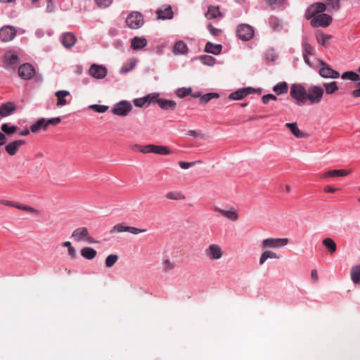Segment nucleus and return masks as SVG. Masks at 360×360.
I'll list each match as a JSON object with an SVG mask.
<instances>
[{
	"mask_svg": "<svg viewBox=\"0 0 360 360\" xmlns=\"http://www.w3.org/2000/svg\"><path fill=\"white\" fill-rule=\"evenodd\" d=\"M16 208L18 209V210H23V211H26V212H31V213H34V214H36L37 215H40L41 214V211H39V210H37L32 207H30L29 205H22V204H19L18 203V206H16Z\"/></svg>",
	"mask_w": 360,
	"mask_h": 360,
	"instance_id": "nucleus-44",
	"label": "nucleus"
},
{
	"mask_svg": "<svg viewBox=\"0 0 360 360\" xmlns=\"http://www.w3.org/2000/svg\"><path fill=\"white\" fill-rule=\"evenodd\" d=\"M89 108L93 110L94 112L103 113L108 110L109 107L103 105L94 104L89 105Z\"/></svg>",
	"mask_w": 360,
	"mask_h": 360,
	"instance_id": "nucleus-45",
	"label": "nucleus"
},
{
	"mask_svg": "<svg viewBox=\"0 0 360 360\" xmlns=\"http://www.w3.org/2000/svg\"><path fill=\"white\" fill-rule=\"evenodd\" d=\"M0 204L6 205L8 207H13L16 208V206H18V203L14 201H10L6 200H0Z\"/></svg>",
	"mask_w": 360,
	"mask_h": 360,
	"instance_id": "nucleus-63",
	"label": "nucleus"
},
{
	"mask_svg": "<svg viewBox=\"0 0 360 360\" xmlns=\"http://www.w3.org/2000/svg\"><path fill=\"white\" fill-rule=\"evenodd\" d=\"M135 11L131 12L126 18L125 22L131 29H135V17L134 16Z\"/></svg>",
	"mask_w": 360,
	"mask_h": 360,
	"instance_id": "nucleus-47",
	"label": "nucleus"
},
{
	"mask_svg": "<svg viewBox=\"0 0 360 360\" xmlns=\"http://www.w3.org/2000/svg\"><path fill=\"white\" fill-rule=\"evenodd\" d=\"M18 74L22 79L29 80L35 75V68L32 64L25 63L18 67Z\"/></svg>",
	"mask_w": 360,
	"mask_h": 360,
	"instance_id": "nucleus-7",
	"label": "nucleus"
},
{
	"mask_svg": "<svg viewBox=\"0 0 360 360\" xmlns=\"http://www.w3.org/2000/svg\"><path fill=\"white\" fill-rule=\"evenodd\" d=\"M17 110V106L14 102L8 101L4 103L0 106V117H7L13 114Z\"/></svg>",
	"mask_w": 360,
	"mask_h": 360,
	"instance_id": "nucleus-14",
	"label": "nucleus"
},
{
	"mask_svg": "<svg viewBox=\"0 0 360 360\" xmlns=\"http://www.w3.org/2000/svg\"><path fill=\"white\" fill-rule=\"evenodd\" d=\"M276 258L277 259L279 258V256L277 255V254L276 252L269 251V250H266L264 252H262V254L260 257V259H259V263L261 264H262L263 263H264V262L267 259H276Z\"/></svg>",
	"mask_w": 360,
	"mask_h": 360,
	"instance_id": "nucleus-36",
	"label": "nucleus"
},
{
	"mask_svg": "<svg viewBox=\"0 0 360 360\" xmlns=\"http://www.w3.org/2000/svg\"><path fill=\"white\" fill-rule=\"evenodd\" d=\"M328 5H331V11H338L340 8V0H328Z\"/></svg>",
	"mask_w": 360,
	"mask_h": 360,
	"instance_id": "nucleus-55",
	"label": "nucleus"
},
{
	"mask_svg": "<svg viewBox=\"0 0 360 360\" xmlns=\"http://www.w3.org/2000/svg\"><path fill=\"white\" fill-rule=\"evenodd\" d=\"M314 13V8L312 7H311V6H309L307 10H306V12H305V14H304V17L307 20H309L311 18H314V16L316 15V14H313Z\"/></svg>",
	"mask_w": 360,
	"mask_h": 360,
	"instance_id": "nucleus-59",
	"label": "nucleus"
},
{
	"mask_svg": "<svg viewBox=\"0 0 360 360\" xmlns=\"http://www.w3.org/2000/svg\"><path fill=\"white\" fill-rule=\"evenodd\" d=\"M290 96L297 101L298 104H304L307 102V89L300 84H293L290 86Z\"/></svg>",
	"mask_w": 360,
	"mask_h": 360,
	"instance_id": "nucleus-2",
	"label": "nucleus"
},
{
	"mask_svg": "<svg viewBox=\"0 0 360 360\" xmlns=\"http://www.w3.org/2000/svg\"><path fill=\"white\" fill-rule=\"evenodd\" d=\"M88 235L89 232L87 229L86 227H80L73 231L72 236L75 238V240L79 241L83 239V238L86 237Z\"/></svg>",
	"mask_w": 360,
	"mask_h": 360,
	"instance_id": "nucleus-29",
	"label": "nucleus"
},
{
	"mask_svg": "<svg viewBox=\"0 0 360 360\" xmlns=\"http://www.w3.org/2000/svg\"><path fill=\"white\" fill-rule=\"evenodd\" d=\"M132 109L133 106L130 102L121 101L113 105L111 112L115 115L124 117L127 115Z\"/></svg>",
	"mask_w": 360,
	"mask_h": 360,
	"instance_id": "nucleus-5",
	"label": "nucleus"
},
{
	"mask_svg": "<svg viewBox=\"0 0 360 360\" xmlns=\"http://www.w3.org/2000/svg\"><path fill=\"white\" fill-rule=\"evenodd\" d=\"M316 38L318 43L323 46H326V43L332 38V36L323 33L321 30H317L316 31Z\"/></svg>",
	"mask_w": 360,
	"mask_h": 360,
	"instance_id": "nucleus-27",
	"label": "nucleus"
},
{
	"mask_svg": "<svg viewBox=\"0 0 360 360\" xmlns=\"http://www.w3.org/2000/svg\"><path fill=\"white\" fill-rule=\"evenodd\" d=\"M60 41L66 49L72 48L77 41L76 36L72 32H65L60 37Z\"/></svg>",
	"mask_w": 360,
	"mask_h": 360,
	"instance_id": "nucleus-15",
	"label": "nucleus"
},
{
	"mask_svg": "<svg viewBox=\"0 0 360 360\" xmlns=\"http://www.w3.org/2000/svg\"><path fill=\"white\" fill-rule=\"evenodd\" d=\"M245 96V90L243 88H241L230 94L228 96V98L230 100H242Z\"/></svg>",
	"mask_w": 360,
	"mask_h": 360,
	"instance_id": "nucleus-39",
	"label": "nucleus"
},
{
	"mask_svg": "<svg viewBox=\"0 0 360 360\" xmlns=\"http://www.w3.org/2000/svg\"><path fill=\"white\" fill-rule=\"evenodd\" d=\"M143 15L139 11H136V29L143 25Z\"/></svg>",
	"mask_w": 360,
	"mask_h": 360,
	"instance_id": "nucleus-60",
	"label": "nucleus"
},
{
	"mask_svg": "<svg viewBox=\"0 0 360 360\" xmlns=\"http://www.w3.org/2000/svg\"><path fill=\"white\" fill-rule=\"evenodd\" d=\"M48 128L46 119L44 117L39 118L34 124L30 126V130L32 133H37L41 129L46 130Z\"/></svg>",
	"mask_w": 360,
	"mask_h": 360,
	"instance_id": "nucleus-23",
	"label": "nucleus"
},
{
	"mask_svg": "<svg viewBox=\"0 0 360 360\" xmlns=\"http://www.w3.org/2000/svg\"><path fill=\"white\" fill-rule=\"evenodd\" d=\"M351 278L354 283H359L360 271H351Z\"/></svg>",
	"mask_w": 360,
	"mask_h": 360,
	"instance_id": "nucleus-61",
	"label": "nucleus"
},
{
	"mask_svg": "<svg viewBox=\"0 0 360 360\" xmlns=\"http://www.w3.org/2000/svg\"><path fill=\"white\" fill-rule=\"evenodd\" d=\"M222 45L213 44L210 41L206 43L204 51L214 55H219L221 53Z\"/></svg>",
	"mask_w": 360,
	"mask_h": 360,
	"instance_id": "nucleus-24",
	"label": "nucleus"
},
{
	"mask_svg": "<svg viewBox=\"0 0 360 360\" xmlns=\"http://www.w3.org/2000/svg\"><path fill=\"white\" fill-rule=\"evenodd\" d=\"M155 13L157 20H170L174 17V12L170 5H163L155 11Z\"/></svg>",
	"mask_w": 360,
	"mask_h": 360,
	"instance_id": "nucleus-10",
	"label": "nucleus"
},
{
	"mask_svg": "<svg viewBox=\"0 0 360 360\" xmlns=\"http://www.w3.org/2000/svg\"><path fill=\"white\" fill-rule=\"evenodd\" d=\"M25 143L26 141L25 140H15L6 145L5 150L8 155L13 156L17 153L19 148Z\"/></svg>",
	"mask_w": 360,
	"mask_h": 360,
	"instance_id": "nucleus-16",
	"label": "nucleus"
},
{
	"mask_svg": "<svg viewBox=\"0 0 360 360\" xmlns=\"http://www.w3.org/2000/svg\"><path fill=\"white\" fill-rule=\"evenodd\" d=\"M333 21L332 17L326 13L318 14L311 20V25L313 27H327Z\"/></svg>",
	"mask_w": 360,
	"mask_h": 360,
	"instance_id": "nucleus-6",
	"label": "nucleus"
},
{
	"mask_svg": "<svg viewBox=\"0 0 360 360\" xmlns=\"http://www.w3.org/2000/svg\"><path fill=\"white\" fill-rule=\"evenodd\" d=\"M70 94L68 91L66 90H59L55 93L56 96L57 97V103L56 105L58 106H63L68 103L67 101L65 99V97L69 96Z\"/></svg>",
	"mask_w": 360,
	"mask_h": 360,
	"instance_id": "nucleus-26",
	"label": "nucleus"
},
{
	"mask_svg": "<svg viewBox=\"0 0 360 360\" xmlns=\"http://www.w3.org/2000/svg\"><path fill=\"white\" fill-rule=\"evenodd\" d=\"M207 256L212 259H219L222 256L221 248L216 244H212L206 250Z\"/></svg>",
	"mask_w": 360,
	"mask_h": 360,
	"instance_id": "nucleus-19",
	"label": "nucleus"
},
{
	"mask_svg": "<svg viewBox=\"0 0 360 360\" xmlns=\"http://www.w3.org/2000/svg\"><path fill=\"white\" fill-rule=\"evenodd\" d=\"M324 94V90L322 87L311 85L309 87L307 101L309 100L311 104L319 103L321 102Z\"/></svg>",
	"mask_w": 360,
	"mask_h": 360,
	"instance_id": "nucleus-4",
	"label": "nucleus"
},
{
	"mask_svg": "<svg viewBox=\"0 0 360 360\" xmlns=\"http://www.w3.org/2000/svg\"><path fill=\"white\" fill-rule=\"evenodd\" d=\"M191 91H192V89L191 87H188V88L181 87V88H178L175 91V94L178 97L183 98L187 96H190V94H191Z\"/></svg>",
	"mask_w": 360,
	"mask_h": 360,
	"instance_id": "nucleus-42",
	"label": "nucleus"
},
{
	"mask_svg": "<svg viewBox=\"0 0 360 360\" xmlns=\"http://www.w3.org/2000/svg\"><path fill=\"white\" fill-rule=\"evenodd\" d=\"M159 96V93H153L148 94L142 98H136V107H147L152 103H156V100Z\"/></svg>",
	"mask_w": 360,
	"mask_h": 360,
	"instance_id": "nucleus-13",
	"label": "nucleus"
},
{
	"mask_svg": "<svg viewBox=\"0 0 360 360\" xmlns=\"http://www.w3.org/2000/svg\"><path fill=\"white\" fill-rule=\"evenodd\" d=\"M218 211L226 218L232 220L236 221L238 219V214L235 210H224L218 209Z\"/></svg>",
	"mask_w": 360,
	"mask_h": 360,
	"instance_id": "nucleus-40",
	"label": "nucleus"
},
{
	"mask_svg": "<svg viewBox=\"0 0 360 360\" xmlns=\"http://www.w3.org/2000/svg\"><path fill=\"white\" fill-rule=\"evenodd\" d=\"M273 91L277 95L285 94L288 91V84L285 82H279L273 87Z\"/></svg>",
	"mask_w": 360,
	"mask_h": 360,
	"instance_id": "nucleus-33",
	"label": "nucleus"
},
{
	"mask_svg": "<svg viewBox=\"0 0 360 360\" xmlns=\"http://www.w3.org/2000/svg\"><path fill=\"white\" fill-rule=\"evenodd\" d=\"M19 127L16 125H10L9 123H4L1 126V130L5 135H12L17 132Z\"/></svg>",
	"mask_w": 360,
	"mask_h": 360,
	"instance_id": "nucleus-30",
	"label": "nucleus"
},
{
	"mask_svg": "<svg viewBox=\"0 0 360 360\" xmlns=\"http://www.w3.org/2000/svg\"><path fill=\"white\" fill-rule=\"evenodd\" d=\"M166 197L170 200H181L185 199V196L181 192H168Z\"/></svg>",
	"mask_w": 360,
	"mask_h": 360,
	"instance_id": "nucleus-48",
	"label": "nucleus"
},
{
	"mask_svg": "<svg viewBox=\"0 0 360 360\" xmlns=\"http://www.w3.org/2000/svg\"><path fill=\"white\" fill-rule=\"evenodd\" d=\"M147 39L143 37H136V50H140L147 45Z\"/></svg>",
	"mask_w": 360,
	"mask_h": 360,
	"instance_id": "nucleus-51",
	"label": "nucleus"
},
{
	"mask_svg": "<svg viewBox=\"0 0 360 360\" xmlns=\"http://www.w3.org/2000/svg\"><path fill=\"white\" fill-rule=\"evenodd\" d=\"M134 66H135V59L131 58V59H130L129 65L122 66L121 68L120 72H124V73L128 72L129 71L132 70Z\"/></svg>",
	"mask_w": 360,
	"mask_h": 360,
	"instance_id": "nucleus-54",
	"label": "nucleus"
},
{
	"mask_svg": "<svg viewBox=\"0 0 360 360\" xmlns=\"http://www.w3.org/2000/svg\"><path fill=\"white\" fill-rule=\"evenodd\" d=\"M304 53L303 54L312 56L314 54V47L307 41L303 43Z\"/></svg>",
	"mask_w": 360,
	"mask_h": 360,
	"instance_id": "nucleus-52",
	"label": "nucleus"
},
{
	"mask_svg": "<svg viewBox=\"0 0 360 360\" xmlns=\"http://www.w3.org/2000/svg\"><path fill=\"white\" fill-rule=\"evenodd\" d=\"M285 1L286 0H266V3L270 6L274 5L281 6L285 4Z\"/></svg>",
	"mask_w": 360,
	"mask_h": 360,
	"instance_id": "nucleus-58",
	"label": "nucleus"
},
{
	"mask_svg": "<svg viewBox=\"0 0 360 360\" xmlns=\"http://www.w3.org/2000/svg\"><path fill=\"white\" fill-rule=\"evenodd\" d=\"M323 85L327 94H333L339 89L337 82L335 81L330 83H323Z\"/></svg>",
	"mask_w": 360,
	"mask_h": 360,
	"instance_id": "nucleus-37",
	"label": "nucleus"
},
{
	"mask_svg": "<svg viewBox=\"0 0 360 360\" xmlns=\"http://www.w3.org/2000/svg\"><path fill=\"white\" fill-rule=\"evenodd\" d=\"M341 77L343 79H349L352 82H358L360 80L359 75L354 71H346L342 73Z\"/></svg>",
	"mask_w": 360,
	"mask_h": 360,
	"instance_id": "nucleus-35",
	"label": "nucleus"
},
{
	"mask_svg": "<svg viewBox=\"0 0 360 360\" xmlns=\"http://www.w3.org/2000/svg\"><path fill=\"white\" fill-rule=\"evenodd\" d=\"M322 67L319 70V75L324 78H333L336 79L340 77V73L332 69L325 62L321 61Z\"/></svg>",
	"mask_w": 360,
	"mask_h": 360,
	"instance_id": "nucleus-11",
	"label": "nucleus"
},
{
	"mask_svg": "<svg viewBox=\"0 0 360 360\" xmlns=\"http://www.w3.org/2000/svg\"><path fill=\"white\" fill-rule=\"evenodd\" d=\"M270 100L276 101L277 97L272 94H268L264 95L262 97V101L264 104H267Z\"/></svg>",
	"mask_w": 360,
	"mask_h": 360,
	"instance_id": "nucleus-56",
	"label": "nucleus"
},
{
	"mask_svg": "<svg viewBox=\"0 0 360 360\" xmlns=\"http://www.w3.org/2000/svg\"><path fill=\"white\" fill-rule=\"evenodd\" d=\"M201 62L207 65L212 66L216 63V59L210 55H202L200 58Z\"/></svg>",
	"mask_w": 360,
	"mask_h": 360,
	"instance_id": "nucleus-43",
	"label": "nucleus"
},
{
	"mask_svg": "<svg viewBox=\"0 0 360 360\" xmlns=\"http://www.w3.org/2000/svg\"><path fill=\"white\" fill-rule=\"evenodd\" d=\"M197 162L194 161V162H184V161H179V165L181 167V168L182 169H188L191 166H193L196 164Z\"/></svg>",
	"mask_w": 360,
	"mask_h": 360,
	"instance_id": "nucleus-62",
	"label": "nucleus"
},
{
	"mask_svg": "<svg viewBox=\"0 0 360 360\" xmlns=\"http://www.w3.org/2000/svg\"><path fill=\"white\" fill-rule=\"evenodd\" d=\"M351 173V170L347 169H333L329 170L323 174L322 178H329V177H339V176H346Z\"/></svg>",
	"mask_w": 360,
	"mask_h": 360,
	"instance_id": "nucleus-22",
	"label": "nucleus"
},
{
	"mask_svg": "<svg viewBox=\"0 0 360 360\" xmlns=\"http://www.w3.org/2000/svg\"><path fill=\"white\" fill-rule=\"evenodd\" d=\"M96 5L100 8H106L112 4V0H94Z\"/></svg>",
	"mask_w": 360,
	"mask_h": 360,
	"instance_id": "nucleus-49",
	"label": "nucleus"
},
{
	"mask_svg": "<svg viewBox=\"0 0 360 360\" xmlns=\"http://www.w3.org/2000/svg\"><path fill=\"white\" fill-rule=\"evenodd\" d=\"M60 122L61 119L59 117L48 119L46 120L47 127H49V125L56 126L57 124L60 123Z\"/></svg>",
	"mask_w": 360,
	"mask_h": 360,
	"instance_id": "nucleus-57",
	"label": "nucleus"
},
{
	"mask_svg": "<svg viewBox=\"0 0 360 360\" xmlns=\"http://www.w3.org/2000/svg\"><path fill=\"white\" fill-rule=\"evenodd\" d=\"M156 103H158V105L161 109L165 110H174L176 108V103L173 100H168L158 97L156 100Z\"/></svg>",
	"mask_w": 360,
	"mask_h": 360,
	"instance_id": "nucleus-18",
	"label": "nucleus"
},
{
	"mask_svg": "<svg viewBox=\"0 0 360 360\" xmlns=\"http://www.w3.org/2000/svg\"><path fill=\"white\" fill-rule=\"evenodd\" d=\"M173 51L176 53L185 54L188 53V46L183 41H177L174 44Z\"/></svg>",
	"mask_w": 360,
	"mask_h": 360,
	"instance_id": "nucleus-31",
	"label": "nucleus"
},
{
	"mask_svg": "<svg viewBox=\"0 0 360 360\" xmlns=\"http://www.w3.org/2000/svg\"><path fill=\"white\" fill-rule=\"evenodd\" d=\"M269 23L274 30H278L281 28V22L280 19L274 15H271L269 18Z\"/></svg>",
	"mask_w": 360,
	"mask_h": 360,
	"instance_id": "nucleus-41",
	"label": "nucleus"
},
{
	"mask_svg": "<svg viewBox=\"0 0 360 360\" xmlns=\"http://www.w3.org/2000/svg\"><path fill=\"white\" fill-rule=\"evenodd\" d=\"M285 127L297 138H307L309 134L299 129L296 122L286 123Z\"/></svg>",
	"mask_w": 360,
	"mask_h": 360,
	"instance_id": "nucleus-21",
	"label": "nucleus"
},
{
	"mask_svg": "<svg viewBox=\"0 0 360 360\" xmlns=\"http://www.w3.org/2000/svg\"><path fill=\"white\" fill-rule=\"evenodd\" d=\"M4 60L6 65H9L11 68L15 70L16 66L20 63V58L17 54L8 52L4 54Z\"/></svg>",
	"mask_w": 360,
	"mask_h": 360,
	"instance_id": "nucleus-17",
	"label": "nucleus"
},
{
	"mask_svg": "<svg viewBox=\"0 0 360 360\" xmlns=\"http://www.w3.org/2000/svg\"><path fill=\"white\" fill-rule=\"evenodd\" d=\"M136 149L142 153H152L161 155H167L173 153L172 150L168 146L155 144H148L145 146H139L136 144Z\"/></svg>",
	"mask_w": 360,
	"mask_h": 360,
	"instance_id": "nucleus-1",
	"label": "nucleus"
},
{
	"mask_svg": "<svg viewBox=\"0 0 360 360\" xmlns=\"http://www.w3.org/2000/svg\"><path fill=\"white\" fill-rule=\"evenodd\" d=\"M219 94L217 92L207 93L204 95H202L201 98L200 99V103L205 105L213 98H219Z\"/></svg>",
	"mask_w": 360,
	"mask_h": 360,
	"instance_id": "nucleus-34",
	"label": "nucleus"
},
{
	"mask_svg": "<svg viewBox=\"0 0 360 360\" xmlns=\"http://www.w3.org/2000/svg\"><path fill=\"white\" fill-rule=\"evenodd\" d=\"M118 256L117 255H108L105 261V264L107 268L112 267L117 261Z\"/></svg>",
	"mask_w": 360,
	"mask_h": 360,
	"instance_id": "nucleus-46",
	"label": "nucleus"
},
{
	"mask_svg": "<svg viewBox=\"0 0 360 360\" xmlns=\"http://www.w3.org/2000/svg\"><path fill=\"white\" fill-rule=\"evenodd\" d=\"M255 35L254 28L245 23L239 24L236 28V36L243 41L251 40Z\"/></svg>",
	"mask_w": 360,
	"mask_h": 360,
	"instance_id": "nucleus-3",
	"label": "nucleus"
},
{
	"mask_svg": "<svg viewBox=\"0 0 360 360\" xmlns=\"http://www.w3.org/2000/svg\"><path fill=\"white\" fill-rule=\"evenodd\" d=\"M205 16L207 19L212 20L217 18H222L223 14L220 11L219 6L210 5L208 6L207 11L205 13Z\"/></svg>",
	"mask_w": 360,
	"mask_h": 360,
	"instance_id": "nucleus-20",
	"label": "nucleus"
},
{
	"mask_svg": "<svg viewBox=\"0 0 360 360\" xmlns=\"http://www.w3.org/2000/svg\"><path fill=\"white\" fill-rule=\"evenodd\" d=\"M323 245L328 250L330 255L334 254L337 250L335 242L330 238H326L322 240Z\"/></svg>",
	"mask_w": 360,
	"mask_h": 360,
	"instance_id": "nucleus-28",
	"label": "nucleus"
},
{
	"mask_svg": "<svg viewBox=\"0 0 360 360\" xmlns=\"http://www.w3.org/2000/svg\"><path fill=\"white\" fill-rule=\"evenodd\" d=\"M124 231H128L131 233L135 234V226H128L124 225V224H117L115 225L112 229L110 231L111 233H115V232H124Z\"/></svg>",
	"mask_w": 360,
	"mask_h": 360,
	"instance_id": "nucleus-25",
	"label": "nucleus"
},
{
	"mask_svg": "<svg viewBox=\"0 0 360 360\" xmlns=\"http://www.w3.org/2000/svg\"><path fill=\"white\" fill-rule=\"evenodd\" d=\"M311 7L314 8L313 14H321L323 13L324 11H326L327 7L324 3L322 2H316L311 5Z\"/></svg>",
	"mask_w": 360,
	"mask_h": 360,
	"instance_id": "nucleus-38",
	"label": "nucleus"
},
{
	"mask_svg": "<svg viewBox=\"0 0 360 360\" xmlns=\"http://www.w3.org/2000/svg\"><path fill=\"white\" fill-rule=\"evenodd\" d=\"M207 27L210 34L214 37L219 36L222 33V30L221 29L214 27L211 22H210Z\"/></svg>",
	"mask_w": 360,
	"mask_h": 360,
	"instance_id": "nucleus-53",
	"label": "nucleus"
},
{
	"mask_svg": "<svg viewBox=\"0 0 360 360\" xmlns=\"http://www.w3.org/2000/svg\"><path fill=\"white\" fill-rule=\"evenodd\" d=\"M288 243V238H269L262 240V246L263 248H281L286 245Z\"/></svg>",
	"mask_w": 360,
	"mask_h": 360,
	"instance_id": "nucleus-9",
	"label": "nucleus"
},
{
	"mask_svg": "<svg viewBox=\"0 0 360 360\" xmlns=\"http://www.w3.org/2000/svg\"><path fill=\"white\" fill-rule=\"evenodd\" d=\"M265 57L267 61H275L277 58V55L275 53L274 50L271 49L266 51Z\"/></svg>",
	"mask_w": 360,
	"mask_h": 360,
	"instance_id": "nucleus-50",
	"label": "nucleus"
},
{
	"mask_svg": "<svg viewBox=\"0 0 360 360\" xmlns=\"http://www.w3.org/2000/svg\"><path fill=\"white\" fill-rule=\"evenodd\" d=\"M356 89L351 92V95L354 98H359L360 97V82L356 84Z\"/></svg>",
	"mask_w": 360,
	"mask_h": 360,
	"instance_id": "nucleus-64",
	"label": "nucleus"
},
{
	"mask_svg": "<svg viewBox=\"0 0 360 360\" xmlns=\"http://www.w3.org/2000/svg\"><path fill=\"white\" fill-rule=\"evenodd\" d=\"M96 251L92 248L85 247L81 250V255L87 259H94L96 256Z\"/></svg>",
	"mask_w": 360,
	"mask_h": 360,
	"instance_id": "nucleus-32",
	"label": "nucleus"
},
{
	"mask_svg": "<svg viewBox=\"0 0 360 360\" xmlns=\"http://www.w3.org/2000/svg\"><path fill=\"white\" fill-rule=\"evenodd\" d=\"M89 73L96 79H103L106 77L108 70L102 65L93 64L89 68Z\"/></svg>",
	"mask_w": 360,
	"mask_h": 360,
	"instance_id": "nucleus-12",
	"label": "nucleus"
},
{
	"mask_svg": "<svg viewBox=\"0 0 360 360\" xmlns=\"http://www.w3.org/2000/svg\"><path fill=\"white\" fill-rule=\"evenodd\" d=\"M15 27L13 25H4L0 28V40L8 42L13 40L16 36Z\"/></svg>",
	"mask_w": 360,
	"mask_h": 360,
	"instance_id": "nucleus-8",
	"label": "nucleus"
}]
</instances>
